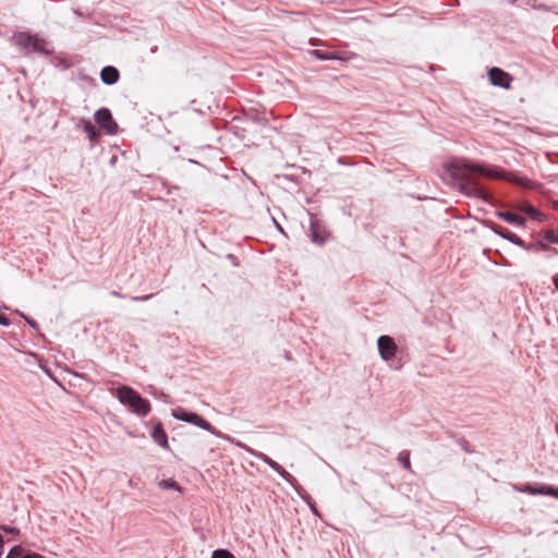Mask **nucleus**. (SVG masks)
<instances>
[{"label":"nucleus","mask_w":558,"mask_h":558,"mask_svg":"<svg viewBox=\"0 0 558 558\" xmlns=\"http://www.w3.org/2000/svg\"><path fill=\"white\" fill-rule=\"evenodd\" d=\"M447 171L450 177L459 182L462 193L469 196L486 199L487 193L476 182L477 178H501V173L485 165L474 163L468 159H457L448 163Z\"/></svg>","instance_id":"obj_1"},{"label":"nucleus","mask_w":558,"mask_h":558,"mask_svg":"<svg viewBox=\"0 0 558 558\" xmlns=\"http://www.w3.org/2000/svg\"><path fill=\"white\" fill-rule=\"evenodd\" d=\"M116 397L123 405L129 407L133 413L141 417L147 416L151 410L149 401L129 386L119 387Z\"/></svg>","instance_id":"obj_2"},{"label":"nucleus","mask_w":558,"mask_h":558,"mask_svg":"<svg viewBox=\"0 0 558 558\" xmlns=\"http://www.w3.org/2000/svg\"><path fill=\"white\" fill-rule=\"evenodd\" d=\"M172 416L179 421L193 424L204 430L211 433L213 435L220 436V433L205 418L194 412H189L183 408H177L172 410Z\"/></svg>","instance_id":"obj_3"},{"label":"nucleus","mask_w":558,"mask_h":558,"mask_svg":"<svg viewBox=\"0 0 558 558\" xmlns=\"http://www.w3.org/2000/svg\"><path fill=\"white\" fill-rule=\"evenodd\" d=\"M235 445L238 447L244 449L251 456L262 460L264 463L269 465L275 472H277L288 483L292 484L295 481V478L287 470H284L278 462H276L275 460L269 458L267 454L256 451L240 441H236Z\"/></svg>","instance_id":"obj_4"},{"label":"nucleus","mask_w":558,"mask_h":558,"mask_svg":"<svg viewBox=\"0 0 558 558\" xmlns=\"http://www.w3.org/2000/svg\"><path fill=\"white\" fill-rule=\"evenodd\" d=\"M235 445L238 447L244 449L251 456L262 460L264 463L269 465L275 472H277L288 483L292 484L295 481V478L287 470H284L278 462H276L275 460L269 458L267 454L256 451L240 441H236Z\"/></svg>","instance_id":"obj_5"},{"label":"nucleus","mask_w":558,"mask_h":558,"mask_svg":"<svg viewBox=\"0 0 558 558\" xmlns=\"http://www.w3.org/2000/svg\"><path fill=\"white\" fill-rule=\"evenodd\" d=\"M15 44L25 52H44L45 40L26 33H20L14 36Z\"/></svg>","instance_id":"obj_6"},{"label":"nucleus","mask_w":558,"mask_h":558,"mask_svg":"<svg viewBox=\"0 0 558 558\" xmlns=\"http://www.w3.org/2000/svg\"><path fill=\"white\" fill-rule=\"evenodd\" d=\"M95 121L106 131L107 134L113 135L118 131V124L114 122L112 114L108 108H100L95 112Z\"/></svg>","instance_id":"obj_7"},{"label":"nucleus","mask_w":558,"mask_h":558,"mask_svg":"<svg viewBox=\"0 0 558 558\" xmlns=\"http://www.w3.org/2000/svg\"><path fill=\"white\" fill-rule=\"evenodd\" d=\"M377 347L379 355L384 361H390L396 356L397 344L395 340L389 336H380L377 339Z\"/></svg>","instance_id":"obj_8"},{"label":"nucleus","mask_w":558,"mask_h":558,"mask_svg":"<svg viewBox=\"0 0 558 558\" xmlns=\"http://www.w3.org/2000/svg\"><path fill=\"white\" fill-rule=\"evenodd\" d=\"M489 82L498 87L509 88L511 76L499 68H492L488 71Z\"/></svg>","instance_id":"obj_9"},{"label":"nucleus","mask_w":558,"mask_h":558,"mask_svg":"<svg viewBox=\"0 0 558 558\" xmlns=\"http://www.w3.org/2000/svg\"><path fill=\"white\" fill-rule=\"evenodd\" d=\"M518 490L530 495L553 496L558 499V488L549 485H542L539 487H535L531 484H526L524 487L519 488Z\"/></svg>","instance_id":"obj_10"},{"label":"nucleus","mask_w":558,"mask_h":558,"mask_svg":"<svg viewBox=\"0 0 558 558\" xmlns=\"http://www.w3.org/2000/svg\"><path fill=\"white\" fill-rule=\"evenodd\" d=\"M492 230L498 234L500 238L513 243L514 245H518L524 250H531V245H526L524 241L519 238L517 234L510 232L509 230L500 227V226H494L492 227Z\"/></svg>","instance_id":"obj_11"},{"label":"nucleus","mask_w":558,"mask_h":558,"mask_svg":"<svg viewBox=\"0 0 558 558\" xmlns=\"http://www.w3.org/2000/svg\"><path fill=\"white\" fill-rule=\"evenodd\" d=\"M120 77L119 71L111 65L105 66L100 72V78L106 85H112L118 82Z\"/></svg>","instance_id":"obj_12"},{"label":"nucleus","mask_w":558,"mask_h":558,"mask_svg":"<svg viewBox=\"0 0 558 558\" xmlns=\"http://www.w3.org/2000/svg\"><path fill=\"white\" fill-rule=\"evenodd\" d=\"M496 216L505 220L506 222L514 225L517 227H522L526 222V219L524 217L512 214L510 211H497Z\"/></svg>","instance_id":"obj_13"},{"label":"nucleus","mask_w":558,"mask_h":558,"mask_svg":"<svg viewBox=\"0 0 558 558\" xmlns=\"http://www.w3.org/2000/svg\"><path fill=\"white\" fill-rule=\"evenodd\" d=\"M151 438L156 444L163 448H168V438L165 429L162 428L161 424H157L151 433Z\"/></svg>","instance_id":"obj_14"},{"label":"nucleus","mask_w":558,"mask_h":558,"mask_svg":"<svg viewBox=\"0 0 558 558\" xmlns=\"http://www.w3.org/2000/svg\"><path fill=\"white\" fill-rule=\"evenodd\" d=\"M520 211L526 213L531 218L542 221L545 218V215L537 210L534 206L527 203H523L518 206Z\"/></svg>","instance_id":"obj_15"},{"label":"nucleus","mask_w":558,"mask_h":558,"mask_svg":"<svg viewBox=\"0 0 558 558\" xmlns=\"http://www.w3.org/2000/svg\"><path fill=\"white\" fill-rule=\"evenodd\" d=\"M80 125H82L90 142H94L97 138L98 132L89 120L82 119L80 121Z\"/></svg>","instance_id":"obj_16"},{"label":"nucleus","mask_w":558,"mask_h":558,"mask_svg":"<svg viewBox=\"0 0 558 558\" xmlns=\"http://www.w3.org/2000/svg\"><path fill=\"white\" fill-rule=\"evenodd\" d=\"M311 53L319 60H344L339 53L326 52L322 50H312Z\"/></svg>","instance_id":"obj_17"},{"label":"nucleus","mask_w":558,"mask_h":558,"mask_svg":"<svg viewBox=\"0 0 558 558\" xmlns=\"http://www.w3.org/2000/svg\"><path fill=\"white\" fill-rule=\"evenodd\" d=\"M398 461L402 464V466L407 470L411 469V462H410V453L409 451H401L398 454Z\"/></svg>","instance_id":"obj_18"},{"label":"nucleus","mask_w":558,"mask_h":558,"mask_svg":"<svg viewBox=\"0 0 558 558\" xmlns=\"http://www.w3.org/2000/svg\"><path fill=\"white\" fill-rule=\"evenodd\" d=\"M159 487H161L162 489H177V490H180V486L178 485V483L171 478L169 480H162L159 482Z\"/></svg>","instance_id":"obj_19"},{"label":"nucleus","mask_w":558,"mask_h":558,"mask_svg":"<svg viewBox=\"0 0 558 558\" xmlns=\"http://www.w3.org/2000/svg\"><path fill=\"white\" fill-rule=\"evenodd\" d=\"M311 236L312 241L315 243L322 244L324 242V238L319 235L314 222L311 223Z\"/></svg>","instance_id":"obj_20"},{"label":"nucleus","mask_w":558,"mask_h":558,"mask_svg":"<svg viewBox=\"0 0 558 558\" xmlns=\"http://www.w3.org/2000/svg\"><path fill=\"white\" fill-rule=\"evenodd\" d=\"M211 558H235V557L227 549H216L213 551Z\"/></svg>","instance_id":"obj_21"},{"label":"nucleus","mask_w":558,"mask_h":558,"mask_svg":"<svg viewBox=\"0 0 558 558\" xmlns=\"http://www.w3.org/2000/svg\"><path fill=\"white\" fill-rule=\"evenodd\" d=\"M544 238L549 243H558V233L554 230H546Z\"/></svg>","instance_id":"obj_22"},{"label":"nucleus","mask_w":558,"mask_h":558,"mask_svg":"<svg viewBox=\"0 0 558 558\" xmlns=\"http://www.w3.org/2000/svg\"><path fill=\"white\" fill-rule=\"evenodd\" d=\"M24 555H23V549L21 546H15L13 547L9 554L7 555L5 558H22Z\"/></svg>","instance_id":"obj_23"},{"label":"nucleus","mask_w":558,"mask_h":558,"mask_svg":"<svg viewBox=\"0 0 558 558\" xmlns=\"http://www.w3.org/2000/svg\"><path fill=\"white\" fill-rule=\"evenodd\" d=\"M153 296V294L144 295V296H133L132 301L134 302H145L149 300Z\"/></svg>","instance_id":"obj_24"},{"label":"nucleus","mask_w":558,"mask_h":558,"mask_svg":"<svg viewBox=\"0 0 558 558\" xmlns=\"http://www.w3.org/2000/svg\"><path fill=\"white\" fill-rule=\"evenodd\" d=\"M1 529L10 534H19V530L16 527L1 526Z\"/></svg>","instance_id":"obj_25"},{"label":"nucleus","mask_w":558,"mask_h":558,"mask_svg":"<svg viewBox=\"0 0 558 558\" xmlns=\"http://www.w3.org/2000/svg\"><path fill=\"white\" fill-rule=\"evenodd\" d=\"M0 325H2V326H9L10 325L9 318L5 315L1 314V313H0Z\"/></svg>","instance_id":"obj_26"},{"label":"nucleus","mask_w":558,"mask_h":558,"mask_svg":"<svg viewBox=\"0 0 558 558\" xmlns=\"http://www.w3.org/2000/svg\"><path fill=\"white\" fill-rule=\"evenodd\" d=\"M21 316L28 323L29 326H32L33 328H37L38 325L35 320L33 319H29L28 317H26L25 315L21 314Z\"/></svg>","instance_id":"obj_27"},{"label":"nucleus","mask_w":558,"mask_h":558,"mask_svg":"<svg viewBox=\"0 0 558 558\" xmlns=\"http://www.w3.org/2000/svg\"><path fill=\"white\" fill-rule=\"evenodd\" d=\"M22 558H39V554L28 553V554L24 555Z\"/></svg>","instance_id":"obj_28"},{"label":"nucleus","mask_w":558,"mask_h":558,"mask_svg":"<svg viewBox=\"0 0 558 558\" xmlns=\"http://www.w3.org/2000/svg\"><path fill=\"white\" fill-rule=\"evenodd\" d=\"M553 282L556 287V289L558 290V274H556L554 277H553Z\"/></svg>","instance_id":"obj_29"},{"label":"nucleus","mask_w":558,"mask_h":558,"mask_svg":"<svg viewBox=\"0 0 558 558\" xmlns=\"http://www.w3.org/2000/svg\"><path fill=\"white\" fill-rule=\"evenodd\" d=\"M111 295L117 296V298H122V295L117 291H112Z\"/></svg>","instance_id":"obj_30"},{"label":"nucleus","mask_w":558,"mask_h":558,"mask_svg":"<svg viewBox=\"0 0 558 558\" xmlns=\"http://www.w3.org/2000/svg\"><path fill=\"white\" fill-rule=\"evenodd\" d=\"M555 209L558 210V201L554 205Z\"/></svg>","instance_id":"obj_31"}]
</instances>
